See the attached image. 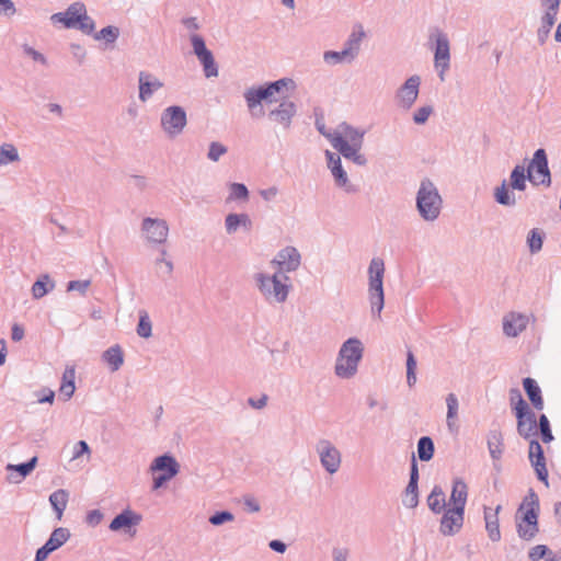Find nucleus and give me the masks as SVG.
I'll return each mask as SVG.
<instances>
[{
	"label": "nucleus",
	"instance_id": "43",
	"mask_svg": "<svg viewBox=\"0 0 561 561\" xmlns=\"http://www.w3.org/2000/svg\"><path fill=\"white\" fill-rule=\"evenodd\" d=\"M529 461H530L533 468L535 469L537 479L539 481L543 482L548 486L549 485L548 469H547V465H546L545 454H540V455L536 456L535 458L529 459Z\"/></svg>",
	"mask_w": 561,
	"mask_h": 561
},
{
	"label": "nucleus",
	"instance_id": "2",
	"mask_svg": "<svg viewBox=\"0 0 561 561\" xmlns=\"http://www.w3.org/2000/svg\"><path fill=\"white\" fill-rule=\"evenodd\" d=\"M536 176H530L522 164H516L510 174V180H503L501 185L494 188L493 197L499 205L514 207L517 204L513 191L524 192L527 187V181L537 185Z\"/></svg>",
	"mask_w": 561,
	"mask_h": 561
},
{
	"label": "nucleus",
	"instance_id": "29",
	"mask_svg": "<svg viewBox=\"0 0 561 561\" xmlns=\"http://www.w3.org/2000/svg\"><path fill=\"white\" fill-rule=\"evenodd\" d=\"M501 505H497L495 511L492 513L491 508L484 507V520H485V529L488 531L489 538L496 542L501 539L500 524L497 514L501 511Z\"/></svg>",
	"mask_w": 561,
	"mask_h": 561
},
{
	"label": "nucleus",
	"instance_id": "36",
	"mask_svg": "<svg viewBox=\"0 0 561 561\" xmlns=\"http://www.w3.org/2000/svg\"><path fill=\"white\" fill-rule=\"evenodd\" d=\"M55 288V283L48 274L39 276L32 286V295L35 299H41Z\"/></svg>",
	"mask_w": 561,
	"mask_h": 561
},
{
	"label": "nucleus",
	"instance_id": "59",
	"mask_svg": "<svg viewBox=\"0 0 561 561\" xmlns=\"http://www.w3.org/2000/svg\"><path fill=\"white\" fill-rule=\"evenodd\" d=\"M556 13L546 12L541 20V31L549 33L556 22Z\"/></svg>",
	"mask_w": 561,
	"mask_h": 561
},
{
	"label": "nucleus",
	"instance_id": "48",
	"mask_svg": "<svg viewBox=\"0 0 561 561\" xmlns=\"http://www.w3.org/2000/svg\"><path fill=\"white\" fill-rule=\"evenodd\" d=\"M230 195L228 199H239V201H248L249 199V190L243 183H231L229 185Z\"/></svg>",
	"mask_w": 561,
	"mask_h": 561
},
{
	"label": "nucleus",
	"instance_id": "64",
	"mask_svg": "<svg viewBox=\"0 0 561 561\" xmlns=\"http://www.w3.org/2000/svg\"><path fill=\"white\" fill-rule=\"evenodd\" d=\"M14 13L15 7L11 0H0V14L13 15Z\"/></svg>",
	"mask_w": 561,
	"mask_h": 561
},
{
	"label": "nucleus",
	"instance_id": "33",
	"mask_svg": "<svg viewBox=\"0 0 561 561\" xmlns=\"http://www.w3.org/2000/svg\"><path fill=\"white\" fill-rule=\"evenodd\" d=\"M38 458L36 456L28 459L26 462L12 465L8 463L5 467L7 471H16L19 473L20 479H14L13 477H9L10 482L18 483L21 479L26 478L31 472L35 469L37 465Z\"/></svg>",
	"mask_w": 561,
	"mask_h": 561
},
{
	"label": "nucleus",
	"instance_id": "52",
	"mask_svg": "<svg viewBox=\"0 0 561 561\" xmlns=\"http://www.w3.org/2000/svg\"><path fill=\"white\" fill-rule=\"evenodd\" d=\"M433 113V106L425 105L417 108L413 114V122L417 125H423L427 122L428 117Z\"/></svg>",
	"mask_w": 561,
	"mask_h": 561
},
{
	"label": "nucleus",
	"instance_id": "3",
	"mask_svg": "<svg viewBox=\"0 0 561 561\" xmlns=\"http://www.w3.org/2000/svg\"><path fill=\"white\" fill-rule=\"evenodd\" d=\"M364 346L359 339L350 337L341 346L335 364V375L348 379L357 373L358 364L363 358Z\"/></svg>",
	"mask_w": 561,
	"mask_h": 561
},
{
	"label": "nucleus",
	"instance_id": "38",
	"mask_svg": "<svg viewBox=\"0 0 561 561\" xmlns=\"http://www.w3.org/2000/svg\"><path fill=\"white\" fill-rule=\"evenodd\" d=\"M435 453L434 442L430 436H422L417 440V456L421 461H430Z\"/></svg>",
	"mask_w": 561,
	"mask_h": 561
},
{
	"label": "nucleus",
	"instance_id": "31",
	"mask_svg": "<svg viewBox=\"0 0 561 561\" xmlns=\"http://www.w3.org/2000/svg\"><path fill=\"white\" fill-rule=\"evenodd\" d=\"M102 359L110 366L112 371H117L124 364V352L118 344L113 345L103 352Z\"/></svg>",
	"mask_w": 561,
	"mask_h": 561
},
{
	"label": "nucleus",
	"instance_id": "1",
	"mask_svg": "<svg viewBox=\"0 0 561 561\" xmlns=\"http://www.w3.org/2000/svg\"><path fill=\"white\" fill-rule=\"evenodd\" d=\"M539 497L533 489H529L515 514L516 530L520 539L530 541L539 533Z\"/></svg>",
	"mask_w": 561,
	"mask_h": 561
},
{
	"label": "nucleus",
	"instance_id": "24",
	"mask_svg": "<svg viewBox=\"0 0 561 561\" xmlns=\"http://www.w3.org/2000/svg\"><path fill=\"white\" fill-rule=\"evenodd\" d=\"M150 470L152 472L160 471L167 477L174 478L180 471V465L172 455L164 454L153 459Z\"/></svg>",
	"mask_w": 561,
	"mask_h": 561
},
{
	"label": "nucleus",
	"instance_id": "26",
	"mask_svg": "<svg viewBox=\"0 0 561 561\" xmlns=\"http://www.w3.org/2000/svg\"><path fill=\"white\" fill-rule=\"evenodd\" d=\"M468 499V485L461 478H456L453 481L451 493L449 496V504L451 507H460L465 511Z\"/></svg>",
	"mask_w": 561,
	"mask_h": 561
},
{
	"label": "nucleus",
	"instance_id": "37",
	"mask_svg": "<svg viewBox=\"0 0 561 561\" xmlns=\"http://www.w3.org/2000/svg\"><path fill=\"white\" fill-rule=\"evenodd\" d=\"M70 538V531L68 528L58 527L53 530L48 540L45 542L51 551L59 549L62 547L67 540Z\"/></svg>",
	"mask_w": 561,
	"mask_h": 561
},
{
	"label": "nucleus",
	"instance_id": "60",
	"mask_svg": "<svg viewBox=\"0 0 561 561\" xmlns=\"http://www.w3.org/2000/svg\"><path fill=\"white\" fill-rule=\"evenodd\" d=\"M528 440H529V450H528L529 459H533L540 454H545L542 446L540 445V443L537 439L531 437Z\"/></svg>",
	"mask_w": 561,
	"mask_h": 561
},
{
	"label": "nucleus",
	"instance_id": "44",
	"mask_svg": "<svg viewBox=\"0 0 561 561\" xmlns=\"http://www.w3.org/2000/svg\"><path fill=\"white\" fill-rule=\"evenodd\" d=\"M139 321L136 328V332L140 337L148 339L152 335V324L149 314L146 310H139Z\"/></svg>",
	"mask_w": 561,
	"mask_h": 561
},
{
	"label": "nucleus",
	"instance_id": "54",
	"mask_svg": "<svg viewBox=\"0 0 561 561\" xmlns=\"http://www.w3.org/2000/svg\"><path fill=\"white\" fill-rule=\"evenodd\" d=\"M549 552L550 550L546 545H537L529 550L528 558L531 561H538L545 558Z\"/></svg>",
	"mask_w": 561,
	"mask_h": 561
},
{
	"label": "nucleus",
	"instance_id": "9",
	"mask_svg": "<svg viewBox=\"0 0 561 561\" xmlns=\"http://www.w3.org/2000/svg\"><path fill=\"white\" fill-rule=\"evenodd\" d=\"M316 451L319 456L321 466L328 473L334 474L339 471L342 462V455L331 440L327 438L319 439L316 444Z\"/></svg>",
	"mask_w": 561,
	"mask_h": 561
},
{
	"label": "nucleus",
	"instance_id": "18",
	"mask_svg": "<svg viewBox=\"0 0 561 561\" xmlns=\"http://www.w3.org/2000/svg\"><path fill=\"white\" fill-rule=\"evenodd\" d=\"M194 54L203 65L205 76L207 78L218 76V68L211 50L205 44L204 37H191Z\"/></svg>",
	"mask_w": 561,
	"mask_h": 561
},
{
	"label": "nucleus",
	"instance_id": "8",
	"mask_svg": "<svg viewBox=\"0 0 561 561\" xmlns=\"http://www.w3.org/2000/svg\"><path fill=\"white\" fill-rule=\"evenodd\" d=\"M160 124L169 138L181 135L187 124L185 110L180 105H171L161 113Z\"/></svg>",
	"mask_w": 561,
	"mask_h": 561
},
{
	"label": "nucleus",
	"instance_id": "35",
	"mask_svg": "<svg viewBox=\"0 0 561 561\" xmlns=\"http://www.w3.org/2000/svg\"><path fill=\"white\" fill-rule=\"evenodd\" d=\"M340 128V134L348 141V146L363 147L365 130H359L347 123H342Z\"/></svg>",
	"mask_w": 561,
	"mask_h": 561
},
{
	"label": "nucleus",
	"instance_id": "17",
	"mask_svg": "<svg viewBox=\"0 0 561 561\" xmlns=\"http://www.w3.org/2000/svg\"><path fill=\"white\" fill-rule=\"evenodd\" d=\"M141 230L149 242L162 244L167 241L169 226L163 219L146 217L142 219Z\"/></svg>",
	"mask_w": 561,
	"mask_h": 561
},
{
	"label": "nucleus",
	"instance_id": "41",
	"mask_svg": "<svg viewBox=\"0 0 561 561\" xmlns=\"http://www.w3.org/2000/svg\"><path fill=\"white\" fill-rule=\"evenodd\" d=\"M510 404L515 416H522V413H525V409L529 407L528 403L524 400L518 388H512L510 390Z\"/></svg>",
	"mask_w": 561,
	"mask_h": 561
},
{
	"label": "nucleus",
	"instance_id": "13",
	"mask_svg": "<svg viewBox=\"0 0 561 561\" xmlns=\"http://www.w3.org/2000/svg\"><path fill=\"white\" fill-rule=\"evenodd\" d=\"M325 158L328 168L330 169L333 175L335 185L340 188H343L348 194L356 193L358 188L356 185L350 182L347 173L342 167L340 156L331 152L330 150H327Z\"/></svg>",
	"mask_w": 561,
	"mask_h": 561
},
{
	"label": "nucleus",
	"instance_id": "61",
	"mask_svg": "<svg viewBox=\"0 0 561 561\" xmlns=\"http://www.w3.org/2000/svg\"><path fill=\"white\" fill-rule=\"evenodd\" d=\"M55 400V392L50 390L49 388H43L38 392V403H49L53 404Z\"/></svg>",
	"mask_w": 561,
	"mask_h": 561
},
{
	"label": "nucleus",
	"instance_id": "14",
	"mask_svg": "<svg viewBox=\"0 0 561 561\" xmlns=\"http://www.w3.org/2000/svg\"><path fill=\"white\" fill-rule=\"evenodd\" d=\"M142 516L130 508L123 510L108 525L111 531H123L131 537L137 533L136 527L141 523Z\"/></svg>",
	"mask_w": 561,
	"mask_h": 561
},
{
	"label": "nucleus",
	"instance_id": "34",
	"mask_svg": "<svg viewBox=\"0 0 561 561\" xmlns=\"http://www.w3.org/2000/svg\"><path fill=\"white\" fill-rule=\"evenodd\" d=\"M69 500V492L64 489H58L49 495V503L56 513L58 520L61 519L64 511L67 507Z\"/></svg>",
	"mask_w": 561,
	"mask_h": 561
},
{
	"label": "nucleus",
	"instance_id": "53",
	"mask_svg": "<svg viewBox=\"0 0 561 561\" xmlns=\"http://www.w3.org/2000/svg\"><path fill=\"white\" fill-rule=\"evenodd\" d=\"M91 285L90 279H83V280H70L67 284V290L68 291H79L81 295H85L88 288Z\"/></svg>",
	"mask_w": 561,
	"mask_h": 561
},
{
	"label": "nucleus",
	"instance_id": "28",
	"mask_svg": "<svg viewBox=\"0 0 561 561\" xmlns=\"http://www.w3.org/2000/svg\"><path fill=\"white\" fill-rule=\"evenodd\" d=\"M523 387L524 390L531 403V405L536 410H542L543 409V398L541 393V389L538 385V382L530 377H526L523 379Z\"/></svg>",
	"mask_w": 561,
	"mask_h": 561
},
{
	"label": "nucleus",
	"instance_id": "63",
	"mask_svg": "<svg viewBox=\"0 0 561 561\" xmlns=\"http://www.w3.org/2000/svg\"><path fill=\"white\" fill-rule=\"evenodd\" d=\"M76 386L75 383L70 382H61V386L59 388V392L61 396L65 397V401H68L75 393Z\"/></svg>",
	"mask_w": 561,
	"mask_h": 561
},
{
	"label": "nucleus",
	"instance_id": "40",
	"mask_svg": "<svg viewBox=\"0 0 561 561\" xmlns=\"http://www.w3.org/2000/svg\"><path fill=\"white\" fill-rule=\"evenodd\" d=\"M263 87H264L268 98L273 99V95L280 93L283 91V89H289V88L294 89L295 82L290 78H282L276 81L266 82L265 84H263Z\"/></svg>",
	"mask_w": 561,
	"mask_h": 561
},
{
	"label": "nucleus",
	"instance_id": "39",
	"mask_svg": "<svg viewBox=\"0 0 561 561\" xmlns=\"http://www.w3.org/2000/svg\"><path fill=\"white\" fill-rule=\"evenodd\" d=\"M20 161V154L13 144L4 142L0 146V168Z\"/></svg>",
	"mask_w": 561,
	"mask_h": 561
},
{
	"label": "nucleus",
	"instance_id": "25",
	"mask_svg": "<svg viewBox=\"0 0 561 561\" xmlns=\"http://www.w3.org/2000/svg\"><path fill=\"white\" fill-rule=\"evenodd\" d=\"M527 323L526 316L512 312L503 319V332L510 337H516L526 329Z\"/></svg>",
	"mask_w": 561,
	"mask_h": 561
},
{
	"label": "nucleus",
	"instance_id": "32",
	"mask_svg": "<svg viewBox=\"0 0 561 561\" xmlns=\"http://www.w3.org/2000/svg\"><path fill=\"white\" fill-rule=\"evenodd\" d=\"M427 506L434 514H440L446 510L445 493L440 485H434L427 499Z\"/></svg>",
	"mask_w": 561,
	"mask_h": 561
},
{
	"label": "nucleus",
	"instance_id": "57",
	"mask_svg": "<svg viewBox=\"0 0 561 561\" xmlns=\"http://www.w3.org/2000/svg\"><path fill=\"white\" fill-rule=\"evenodd\" d=\"M70 49H71V54H72L73 58L76 59V61L78 62V65H82L87 57L85 49L78 44H71Z\"/></svg>",
	"mask_w": 561,
	"mask_h": 561
},
{
	"label": "nucleus",
	"instance_id": "42",
	"mask_svg": "<svg viewBox=\"0 0 561 561\" xmlns=\"http://www.w3.org/2000/svg\"><path fill=\"white\" fill-rule=\"evenodd\" d=\"M545 239V232L539 228H533L527 236V245L531 254L541 251Z\"/></svg>",
	"mask_w": 561,
	"mask_h": 561
},
{
	"label": "nucleus",
	"instance_id": "23",
	"mask_svg": "<svg viewBox=\"0 0 561 561\" xmlns=\"http://www.w3.org/2000/svg\"><path fill=\"white\" fill-rule=\"evenodd\" d=\"M520 415L515 416L517 421V433L524 439H529L538 434V419L536 413L528 407Z\"/></svg>",
	"mask_w": 561,
	"mask_h": 561
},
{
	"label": "nucleus",
	"instance_id": "16",
	"mask_svg": "<svg viewBox=\"0 0 561 561\" xmlns=\"http://www.w3.org/2000/svg\"><path fill=\"white\" fill-rule=\"evenodd\" d=\"M527 172L530 176H534L535 172L540 181L537 184H541L545 186L551 185V173L548 164L547 152L543 148H539L534 152V157L527 167Z\"/></svg>",
	"mask_w": 561,
	"mask_h": 561
},
{
	"label": "nucleus",
	"instance_id": "20",
	"mask_svg": "<svg viewBox=\"0 0 561 561\" xmlns=\"http://www.w3.org/2000/svg\"><path fill=\"white\" fill-rule=\"evenodd\" d=\"M163 87L164 83L153 73L148 71H140L138 73V99L142 103L148 102Z\"/></svg>",
	"mask_w": 561,
	"mask_h": 561
},
{
	"label": "nucleus",
	"instance_id": "10",
	"mask_svg": "<svg viewBox=\"0 0 561 561\" xmlns=\"http://www.w3.org/2000/svg\"><path fill=\"white\" fill-rule=\"evenodd\" d=\"M271 263L277 266L276 273L282 274L284 280H289L286 273L295 272L299 268L301 255L295 247L287 245L277 252Z\"/></svg>",
	"mask_w": 561,
	"mask_h": 561
},
{
	"label": "nucleus",
	"instance_id": "30",
	"mask_svg": "<svg viewBox=\"0 0 561 561\" xmlns=\"http://www.w3.org/2000/svg\"><path fill=\"white\" fill-rule=\"evenodd\" d=\"M488 449L494 461L501 459L504 451L503 435L499 430H491L486 436Z\"/></svg>",
	"mask_w": 561,
	"mask_h": 561
},
{
	"label": "nucleus",
	"instance_id": "46",
	"mask_svg": "<svg viewBox=\"0 0 561 561\" xmlns=\"http://www.w3.org/2000/svg\"><path fill=\"white\" fill-rule=\"evenodd\" d=\"M538 431L543 443L548 444L554 439L549 419L546 414H540L538 417L537 432Z\"/></svg>",
	"mask_w": 561,
	"mask_h": 561
},
{
	"label": "nucleus",
	"instance_id": "22",
	"mask_svg": "<svg viewBox=\"0 0 561 561\" xmlns=\"http://www.w3.org/2000/svg\"><path fill=\"white\" fill-rule=\"evenodd\" d=\"M449 42L447 37H436V44L434 48V62L435 67L439 68V79L445 80L444 73L449 69L450 66V53Z\"/></svg>",
	"mask_w": 561,
	"mask_h": 561
},
{
	"label": "nucleus",
	"instance_id": "27",
	"mask_svg": "<svg viewBox=\"0 0 561 561\" xmlns=\"http://www.w3.org/2000/svg\"><path fill=\"white\" fill-rule=\"evenodd\" d=\"M248 108L252 112L256 106L261 105L262 101L267 103L275 102V99H270L264 87H251L243 93Z\"/></svg>",
	"mask_w": 561,
	"mask_h": 561
},
{
	"label": "nucleus",
	"instance_id": "45",
	"mask_svg": "<svg viewBox=\"0 0 561 561\" xmlns=\"http://www.w3.org/2000/svg\"><path fill=\"white\" fill-rule=\"evenodd\" d=\"M402 503L408 508H415L419 505L417 484L408 483L402 497Z\"/></svg>",
	"mask_w": 561,
	"mask_h": 561
},
{
	"label": "nucleus",
	"instance_id": "58",
	"mask_svg": "<svg viewBox=\"0 0 561 561\" xmlns=\"http://www.w3.org/2000/svg\"><path fill=\"white\" fill-rule=\"evenodd\" d=\"M103 519V513L100 510H92L88 512L85 522L88 525L95 527L98 526Z\"/></svg>",
	"mask_w": 561,
	"mask_h": 561
},
{
	"label": "nucleus",
	"instance_id": "51",
	"mask_svg": "<svg viewBox=\"0 0 561 561\" xmlns=\"http://www.w3.org/2000/svg\"><path fill=\"white\" fill-rule=\"evenodd\" d=\"M234 515L229 511H218L209 517V523L214 526H220L225 523L232 522Z\"/></svg>",
	"mask_w": 561,
	"mask_h": 561
},
{
	"label": "nucleus",
	"instance_id": "62",
	"mask_svg": "<svg viewBox=\"0 0 561 561\" xmlns=\"http://www.w3.org/2000/svg\"><path fill=\"white\" fill-rule=\"evenodd\" d=\"M83 454H90V447L85 440H79L75 445L73 458H79Z\"/></svg>",
	"mask_w": 561,
	"mask_h": 561
},
{
	"label": "nucleus",
	"instance_id": "55",
	"mask_svg": "<svg viewBox=\"0 0 561 561\" xmlns=\"http://www.w3.org/2000/svg\"><path fill=\"white\" fill-rule=\"evenodd\" d=\"M225 226H226L227 233H229V234L234 233L240 227L238 214L231 213V214L227 215V217L225 219Z\"/></svg>",
	"mask_w": 561,
	"mask_h": 561
},
{
	"label": "nucleus",
	"instance_id": "56",
	"mask_svg": "<svg viewBox=\"0 0 561 561\" xmlns=\"http://www.w3.org/2000/svg\"><path fill=\"white\" fill-rule=\"evenodd\" d=\"M22 47H23L24 54L30 56L34 61L41 62L42 65L47 64V59L42 53L35 50L33 47L28 46L27 44H24Z\"/></svg>",
	"mask_w": 561,
	"mask_h": 561
},
{
	"label": "nucleus",
	"instance_id": "6",
	"mask_svg": "<svg viewBox=\"0 0 561 561\" xmlns=\"http://www.w3.org/2000/svg\"><path fill=\"white\" fill-rule=\"evenodd\" d=\"M256 287L266 300H274L283 304L287 300L291 285L284 280L282 274L275 273L270 276L264 273L254 275Z\"/></svg>",
	"mask_w": 561,
	"mask_h": 561
},
{
	"label": "nucleus",
	"instance_id": "47",
	"mask_svg": "<svg viewBox=\"0 0 561 561\" xmlns=\"http://www.w3.org/2000/svg\"><path fill=\"white\" fill-rule=\"evenodd\" d=\"M447 404V426L450 431H453L454 421L457 417L458 413V399L455 393H449L446 397Z\"/></svg>",
	"mask_w": 561,
	"mask_h": 561
},
{
	"label": "nucleus",
	"instance_id": "12",
	"mask_svg": "<svg viewBox=\"0 0 561 561\" xmlns=\"http://www.w3.org/2000/svg\"><path fill=\"white\" fill-rule=\"evenodd\" d=\"M363 37H350L341 50H328L323 55L325 62L331 65L351 64L358 55Z\"/></svg>",
	"mask_w": 561,
	"mask_h": 561
},
{
	"label": "nucleus",
	"instance_id": "5",
	"mask_svg": "<svg viewBox=\"0 0 561 561\" xmlns=\"http://www.w3.org/2000/svg\"><path fill=\"white\" fill-rule=\"evenodd\" d=\"M443 199L435 184L430 179L421 182L416 194V208L420 216L426 221H434L442 210Z\"/></svg>",
	"mask_w": 561,
	"mask_h": 561
},
{
	"label": "nucleus",
	"instance_id": "11",
	"mask_svg": "<svg viewBox=\"0 0 561 561\" xmlns=\"http://www.w3.org/2000/svg\"><path fill=\"white\" fill-rule=\"evenodd\" d=\"M327 139L346 160L359 167L367 164V158L360 152L362 147L348 146V141L340 133L335 131L334 135H327Z\"/></svg>",
	"mask_w": 561,
	"mask_h": 561
},
{
	"label": "nucleus",
	"instance_id": "7",
	"mask_svg": "<svg viewBox=\"0 0 561 561\" xmlns=\"http://www.w3.org/2000/svg\"><path fill=\"white\" fill-rule=\"evenodd\" d=\"M53 23H61L68 28L90 34L94 31V23L87 14L85 5L82 2L72 3L65 12L51 15Z\"/></svg>",
	"mask_w": 561,
	"mask_h": 561
},
{
	"label": "nucleus",
	"instance_id": "4",
	"mask_svg": "<svg viewBox=\"0 0 561 561\" xmlns=\"http://www.w3.org/2000/svg\"><path fill=\"white\" fill-rule=\"evenodd\" d=\"M385 262L381 257L371 259L368 266V299L373 316L380 318L385 307L383 291Z\"/></svg>",
	"mask_w": 561,
	"mask_h": 561
},
{
	"label": "nucleus",
	"instance_id": "49",
	"mask_svg": "<svg viewBox=\"0 0 561 561\" xmlns=\"http://www.w3.org/2000/svg\"><path fill=\"white\" fill-rule=\"evenodd\" d=\"M416 359L411 351L407 354V382L412 387L416 382Z\"/></svg>",
	"mask_w": 561,
	"mask_h": 561
},
{
	"label": "nucleus",
	"instance_id": "19",
	"mask_svg": "<svg viewBox=\"0 0 561 561\" xmlns=\"http://www.w3.org/2000/svg\"><path fill=\"white\" fill-rule=\"evenodd\" d=\"M465 520V511L460 507H449L444 511L440 519L439 531L444 536H454L460 531Z\"/></svg>",
	"mask_w": 561,
	"mask_h": 561
},
{
	"label": "nucleus",
	"instance_id": "50",
	"mask_svg": "<svg viewBox=\"0 0 561 561\" xmlns=\"http://www.w3.org/2000/svg\"><path fill=\"white\" fill-rule=\"evenodd\" d=\"M228 148L218 141H211L208 148L207 158L214 162H217L224 154H226Z\"/></svg>",
	"mask_w": 561,
	"mask_h": 561
},
{
	"label": "nucleus",
	"instance_id": "21",
	"mask_svg": "<svg viewBox=\"0 0 561 561\" xmlns=\"http://www.w3.org/2000/svg\"><path fill=\"white\" fill-rule=\"evenodd\" d=\"M296 113V104L287 98H284L277 107L270 111L268 118L280 124L285 129H287L290 127L293 117Z\"/></svg>",
	"mask_w": 561,
	"mask_h": 561
},
{
	"label": "nucleus",
	"instance_id": "15",
	"mask_svg": "<svg viewBox=\"0 0 561 561\" xmlns=\"http://www.w3.org/2000/svg\"><path fill=\"white\" fill-rule=\"evenodd\" d=\"M421 78L417 75L409 77L404 83L397 90L396 100L398 106L403 110H410L417 100L420 92Z\"/></svg>",
	"mask_w": 561,
	"mask_h": 561
}]
</instances>
